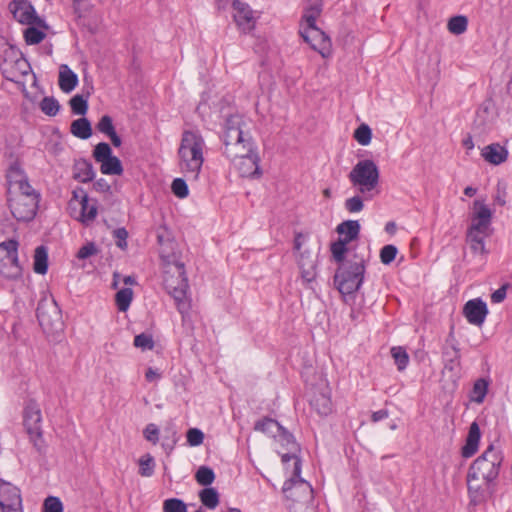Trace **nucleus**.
I'll list each match as a JSON object with an SVG mask.
<instances>
[{
    "mask_svg": "<svg viewBox=\"0 0 512 512\" xmlns=\"http://www.w3.org/2000/svg\"><path fill=\"white\" fill-rule=\"evenodd\" d=\"M244 128L242 117L233 115L227 118L222 136L223 153L234 163L241 177L258 178L262 173L257 147Z\"/></svg>",
    "mask_w": 512,
    "mask_h": 512,
    "instance_id": "f257e3e1",
    "label": "nucleus"
},
{
    "mask_svg": "<svg viewBox=\"0 0 512 512\" xmlns=\"http://www.w3.org/2000/svg\"><path fill=\"white\" fill-rule=\"evenodd\" d=\"M205 142L199 132L186 130L182 134L178 149L181 172L192 180L198 178L204 162L203 150Z\"/></svg>",
    "mask_w": 512,
    "mask_h": 512,
    "instance_id": "f03ea898",
    "label": "nucleus"
},
{
    "mask_svg": "<svg viewBox=\"0 0 512 512\" xmlns=\"http://www.w3.org/2000/svg\"><path fill=\"white\" fill-rule=\"evenodd\" d=\"M275 439L283 446L287 447V452L281 453L282 462L287 463L290 460H294L293 475L290 479L285 481L283 485V492L286 494L288 498H293V493L291 491L293 490L294 487H297L302 488L303 490L311 494L312 489L310 485L300 477L301 462L300 459L296 456L298 446L294 440L293 435L282 427V431L278 432L277 437Z\"/></svg>",
    "mask_w": 512,
    "mask_h": 512,
    "instance_id": "7ed1b4c3",
    "label": "nucleus"
},
{
    "mask_svg": "<svg viewBox=\"0 0 512 512\" xmlns=\"http://www.w3.org/2000/svg\"><path fill=\"white\" fill-rule=\"evenodd\" d=\"M365 274L364 260L346 261L339 265L334 284L348 302L355 292L361 287Z\"/></svg>",
    "mask_w": 512,
    "mask_h": 512,
    "instance_id": "20e7f679",
    "label": "nucleus"
},
{
    "mask_svg": "<svg viewBox=\"0 0 512 512\" xmlns=\"http://www.w3.org/2000/svg\"><path fill=\"white\" fill-rule=\"evenodd\" d=\"M349 181L366 200L378 194L379 169L373 160L359 161L348 175Z\"/></svg>",
    "mask_w": 512,
    "mask_h": 512,
    "instance_id": "39448f33",
    "label": "nucleus"
},
{
    "mask_svg": "<svg viewBox=\"0 0 512 512\" xmlns=\"http://www.w3.org/2000/svg\"><path fill=\"white\" fill-rule=\"evenodd\" d=\"M164 288L175 301L176 307L183 316L190 309V301L187 298L188 280L185 276L184 264L176 263L164 273Z\"/></svg>",
    "mask_w": 512,
    "mask_h": 512,
    "instance_id": "423d86ee",
    "label": "nucleus"
},
{
    "mask_svg": "<svg viewBox=\"0 0 512 512\" xmlns=\"http://www.w3.org/2000/svg\"><path fill=\"white\" fill-rule=\"evenodd\" d=\"M502 455L490 445L470 466L468 474L472 479L482 480L490 484L499 475Z\"/></svg>",
    "mask_w": 512,
    "mask_h": 512,
    "instance_id": "0eeeda50",
    "label": "nucleus"
},
{
    "mask_svg": "<svg viewBox=\"0 0 512 512\" xmlns=\"http://www.w3.org/2000/svg\"><path fill=\"white\" fill-rule=\"evenodd\" d=\"M11 193L9 207L14 218L24 222L32 220L38 209L39 194L34 189Z\"/></svg>",
    "mask_w": 512,
    "mask_h": 512,
    "instance_id": "6e6552de",
    "label": "nucleus"
},
{
    "mask_svg": "<svg viewBox=\"0 0 512 512\" xmlns=\"http://www.w3.org/2000/svg\"><path fill=\"white\" fill-rule=\"evenodd\" d=\"M0 274L12 280L22 276V267L18 260V242L14 239L0 243Z\"/></svg>",
    "mask_w": 512,
    "mask_h": 512,
    "instance_id": "1a4fd4ad",
    "label": "nucleus"
},
{
    "mask_svg": "<svg viewBox=\"0 0 512 512\" xmlns=\"http://www.w3.org/2000/svg\"><path fill=\"white\" fill-rule=\"evenodd\" d=\"M93 157L100 163V171L105 175H121L123 166L118 157L112 155V149L106 142L98 143L93 150Z\"/></svg>",
    "mask_w": 512,
    "mask_h": 512,
    "instance_id": "9d476101",
    "label": "nucleus"
},
{
    "mask_svg": "<svg viewBox=\"0 0 512 512\" xmlns=\"http://www.w3.org/2000/svg\"><path fill=\"white\" fill-rule=\"evenodd\" d=\"M1 69L6 79L16 82L20 76L27 75L31 68L26 59L18 51L11 48L5 52Z\"/></svg>",
    "mask_w": 512,
    "mask_h": 512,
    "instance_id": "9b49d317",
    "label": "nucleus"
},
{
    "mask_svg": "<svg viewBox=\"0 0 512 512\" xmlns=\"http://www.w3.org/2000/svg\"><path fill=\"white\" fill-rule=\"evenodd\" d=\"M299 34L310 47L317 51L323 58H328L332 52L330 38L318 27L299 28Z\"/></svg>",
    "mask_w": 512,
    "mask_h": 512,
    "instance_id": "f8f14e48",
    "label": "nucleus"
},
{
    "mask_svg": "<svg viewBox=\"0 0 512 512\" xmlns=\"http://www.w3.org/2000/svg\"><path fill=\"white\" fill-rule=\"evenodd\" d=\"M36 314L40 326L45 331H53L61 328V314L54 300L51 303L40 302Z\"/></svg>",
    "mask_w": 512,
    "mask_h": 512,
    "instance_id": "ddd939ff",
    "label": "nucleus"
},
{
    "mask_svg": "<svg viewBox=\"0 0 512 512\" xmlns=\"http://www.w3.org/2000/svg\"><path fill=\"white\" fill-rule=\"evenodd\" d=\"M9 8L13 17L22 24L45 26L44 21L37 16L34 7L27 0H13Z\"/></svg>",
    "mask_w": 512,
    "mask_h": 512,
    "instance_id": "4468645a",
    "label": "nucleus"
},
{
    "mask_svg": "<svg viewBox=\"0 0 512 512\" xmlns=\"http://www.w3.org/2000/svg\"><path fill=\"white\" fill-rule=\"evenodd\" d=\"M473 210L471 225L468 230L489 233L492 221V211L490 208L483 201L475 200Z\"/></svg>",
    "mask_w": 512,
    "mask_h": 512,
    "instance_id": "2eb2a0df",
    "label": "nucleus"
},
{
    "mask_svg": "<svg viewBox=\"0 0 512 512\" xmlns=\"http://www.w3.org/2000/svg\"><path fill=\"white\" fill-rule=\"evenodd\" d=\"M41 410L39 405L30 400L24 408V426L32 439L41 438Z\"/></svg>",
    "mask_w": 512,
    "mask_h": 512,
    "instance_id": "dca6fc26",
    "label": "nucleus"
},
{
    "mask_svg": "<svg viewBox=\"0 0 512 512\" xmlns=\"http://www.w3.org/2000/svg\"><path fill=\"white\" fill-rule=\"evenodd\" d=\"M232 8L235 11L234 20L239 29L244 33L251 32L255 28L256 19L250 6L240 0H234Z\"/></svg>",
    "mask_w": 512,
    "mask_h": 512,
    "instance_id": "f3484780",
    "label": "nucleus"
},
{
    "mask_svg": "<svg viewBox=\"0 0 512 512\" xmlns=\"http://www.w3.org/2000/svg\"><path fill=\"white\" fill-rule=\"evenodd\" d=\"M463 314L470 324L481 326L488 314L487 305L481 299L469 300L464 305Z\"/></svg>",
    "mask_w": 512,
    "mask_h": 512,
    "instance_id": "a211bd4d",
    "label": "nucleus"
},
{
    "mask_svg": "<svg viewBox=\"0 0 512 512\" xmlns=\"http://www.w3.org/2000/svg\"><path fill=\"white\" fill-rule=\"evenodd\" d=\"M7 180L10 185V189H14V192H25L32 191L33 187L29 184L28 178L18 163H13L7 172Z\"/></svg>",
    "mask_w": 512,
    "mask_h": 512,
    "instance_id": "6ab92c4d",
    "label": "nucleus"
},
{
    "mask_svg": "<svg viewBox=\"0 0 512 512\" xmlns=\"http://www.w3.org/2000/svg\"><path fill=\"white\" fill-rule=\"evenodd\" d=\"M22 498L15 485L0 479V508L7 509L10 505L20 506Z\"/></svg>",
    "mask_w": 512,
    "mask_h": 512,
    "instance_id": "aec40b11",
    "label": "nucleus"
},
{
    "mask_svg": "<svg viewBox=\"0 0 512 512\" xmlns=\"http://www.w3.org/2000/svg\"><path fill=\"white\" fill-rule=\"evenodd\" d=\"M73 205H78L80 207L79 214L75 215V218L82 223L89 224L96 218V202L89 200L87 195H84L81 200H72L69 204L71 209H74Z\"/></svg>",
    "mask_w": 512,
    "mask_h": 512,
    "instance_id": "412c9836",
    "label": "nucleus"
},
{
    "mask_svg": "<svg viewBox=\"0 0 512 512\" xmlns=\"http://www.w3.org/2000/svg\"><path fill=\"white\" fill-rule=\"evenodd\" d=\"M467 486L471 504L476 506L486 501L489 484H485L479 479H472L467 475Z\"/></svg>",
    "mask_w": 512,
    "mask_h": 512,
    "instance_id": "4be33fe9",
    "label": "nucleus"
},
{
    "mask_svg": "<svg viewBox=\"0 0 512 512\" xmlns=\"http://www.w3.org/2000/svg\"><path fill=\"white\" fill-rule=\"evenodd\" d=\"M298 266L301 277L305 282H312L316 277V256L310 251L304 250L299 254Z\"/></svg>",
    "mask_w": 512,
    "mask_h": 512,
    "instance_id": "5701e85b",
    "label": "nucleus"
},
{
    "mask_svg": "<svg viewBox=\"0 0 512 512\" xmlns=\"http://www.w3.org/2000/svg\"><path fill=\"white\" fill-rule=\"evenodd\" d=\"M480 438L481 432L479 425L474 421L469 427L465 445L461 449V454L464 458H470L477 452Z\"/></svg>",
    "mask_w": 512,
    "mask_h": 512,
    "instance_id": "b1692460",
    "label": "nucleus"
},
{
    "mask_svg": "<svg viewBox=\"0 0 512 512\" xmlns=\"http://www.w3.org/2000/svg\"><path fill=\"white\" fill-rule=\"evenodd\" d=\"M481 155L488 163L499 165L507 160L508 151L499 143H492L482 149Z\"/></svg>",
    "mask_w": 512,
    "mask_h": 512,
    "instance_id": "393cba45",
    "label": "nucleus"
},
{
    "mask_svg": "<svg viewBox=\"0 0 512 512\" xmlns=\"http://www.w3.org/2000/svg\"><path fill=\"white\" fill-rule=\"evenodd\" d=\"M321 12V0H311L310 4L305 8L303 12L302 19L300 22V28L317 27L316 20L321 15Z\"/></svg>",
    "mask_w": 512,
    "mask_h": 512,
    "instance_id": "a878e982",
    "label": "nucleus"
},
{
    "mask_svg": "<svg viewBox=\"0 0 512 512\" xmlns=\"http://www.w3.org/2000/svg\"><path fill=\"white\" fill-rule=\"evenodd\" d=\"M58 84L64 93H70L78 84V76L68 65L63 64L60 66Z\"/></svg>",
    "mask_w": 512,
    "mask_h": 512,
    "instance_id": "bb28decb",
    "label": "nucleus"
},
{
    "mask_svg": "<svg viewBox=\"0 0 512 512\" xmlns=\"http://www.w3.org/2000/svg\"><path fill=\"white\" fill-rule=\"evenodd\" d=\"M73 176L76 180L83 183L92 181L95 176L92 163L86 159L76 161L73 167Z\"/></svg>",
    "mask_w": 512,
    "mask_h": 512,
    "instance_id": "cd10ccee",
    "label": "nucleus"
},
{
    "mask_svg": "<svg viewBox=\"0 0 512 512\" xmlns=\"http://www.w3.org/2000/svg\"><path fill=\"white\" fill-rule=\"evenodd\" d=\"M490 233H482L472 230H467L466 242L468 243L471 251L475 254H487L485 248L484 239L488 237Z\"/></svg>",
    "mask_w": 512,
    "mask_h": 512,
    "instance_id": "c85d7f7f",
    "label": "nucleus"
},
{
    "mask_svg": "<svg viewBox=\"0 0 512 512\" xmlns=\"http://www.w3.org/2000/svg\"><path fill=\"white\" fill-rule=\"evenodd\" d=\"M337 232L343 235L342 240L347 243L355 240L359 236L360 224L357 220H347L337 226Z\"/></svg>",
    "mask_w": 512,
    "mask_h": 512,
    "instance_id": "c756f323",
    "label": "nucleus"
},
{
    "mask_svg": "<svg viewBox=\"0 0 512 512\" xmlns=\"http://www.w3.org/2000/svg\"><path fill=\"white\" fill-rule=\"evenodd\" d=\"M70 131L73 136L86 140L92 135L91 123L85 117L78 118L71 123Z\"/></svg>",
    "mask_w": 512,
    "mask_h": 512,
    "instance_id": "7c9ffc66",
    "label": "nucleus"
},
{
    "mask_svg": "<svg viewBox=\"0 0 512 512\" xmlns=\"http://www.w3.org/2000/svg\"><path fill=\"white\" fill-rule=\"evenodd\" d=\"M34 272L37 274L44 275L48 270V252L47 248L43 245L38 246L34 253Z\"/></svg>",
    "mask_w": 512,
    "mask_h": 512,
    "instance_id": "2f4dec72",
    "label": "nucleus"
},
{
    "mask_svg": "<svg viewBox=\"0 0 512 512\" xmlns=\"http://www.w3.org/2000/svg\"><path fill=\"white\" fill-rule=\"evenodd\" d=\"M254 429L276 438L278 432L282 431V426L276 420L266 417L257 421Z\"/></svg>",
    "mask_w": 512,
    "mask_h": 512,
    "instance_id": "473e14b6",
    "label": "nucleus"
},
{
    "mask_svg": "<svg viewBox=\"0 0 512 512\" xmlns=\"http://www.w3.org/2000/svg\"><path fill=\"white\" fill-rule=\"evenodd\" d=\"M489 384L490 382L486 378L476 380L471 391V401L477 404L483 403L488 392Z\"/></svg>",
    "mask_w": 512,
    "mask_h": 512,
    "instance_id": "72a5a7b5",
    "label": "nucleus"
},
{
    "mask_svg": "<svg viewBox=\"0 0 512 512\" xmlns=\"http://www.w3.org/2000/svg\"><path fill=\"white\" fill-rule=\"evenodd\" d=\"M201 503L208 509H215L219 504V494L215 488L206 487L199 493Z\"/></svg>",
    "mask_w": 512,
    "mask_h": 512,
    "instance_id": "f704fd0d",
    "label": "nucleus"
},
{
    "mask_svg": "<svg viewBox=\"0 0 512 512\" xmlns=\"http://www.w3.org/2000/svg\"><path fill=\"white\" fill-rule=\"evenodd\" d=\"M311 405L320 415H328L332 411L331 399L325 394L315 396L311 400Z\"/></svg>",
    "mask_w": 512,
    "mask_h": 512,
    "instance_id": "c9c22d12",
    "label": "nucleus"
},
{
    "mask_svg": "<svg viewBox=\"0 0 512 512\" xmlns=\"http://www.w3.org/2000/svg\"><path fill=\"white\" fill-rule=\"evenodd\" d=\"M41 111L47 116H56L60 110L58 100L52 96H45L39 103Z\"/></svg>",
    "mask_w": 512,
    "mask_h": 512,
    "instance_id": "e433bc0d",
    "label": "nucleus"
},
{
    "mask_svg": "<svg viewBox=\"0 0 512 512\" xmlns=\"http://www.w3.org/2000/svg\"><path fill=\"white\" fill-rule=\"evenodd\" d=\"M443 357L445 362H457L460 359V351L454 343L452 334H450L449 338L446 340V346L443 349Z\"/></svg>",
    "mask_w": 512,
    "mask_h": 512,
    "instance_id": "4c0bfd02",
    "label": "nucleus"
},
{
    "mask_svg": "<svg viewBox=\"0 0 512 512\" xmlns=\"http://www.w3.org/2000/svg\"><path fill=\"white\" fill-rule=\"evenodd\" d=\"M133 291L130 288H123L116 293L115 300L120 311L125 312L132 301Z\"/></svg>",
    "mask_w": 512,
    "mask_h": 512,
    "instance_id": "58836bf2",
    "label": "nucleus"
},
{
    "mask_svg": "<svg viewBox=\"0 0 512 512\" xmlns=\"http://www.w3.org/2000/svg\"><path fill=\"white\" fill-rule=\"evenodd\" d=\"M139 474L142 477H151L154 474L155 460L149 453L139 459Z\"/></svg>",
    "mask_w": 512,
    "mask_h": 512,
    "instance_id": "ea45409f",
    "label": "nucleus"
},
{
    "mask_svg": "<svg viewBox=\"0 0 512 512\" xmlns=\"http://www.w3.org/2000/svg\"><path fill=\"white\" fill-rule=\"evenodd\" d=\"M468 20L465 16L459 15L450 18L448 30L455 35H460L467 30Z\"/></svg>",
    "mask_w": 512,
    "mask_h": 512,
    "instance_id": "a19ab883",
    "label": "nucleus"
},
{
    "mask_svg": "<svg viewBox=\"0 0 512 512\" xmlns=\"http://www.w3.org/2000/svg\"><path fill=\"white\" fill-rule=\"evenodd\" d=\"M72 112L75 115H85L88 110V101L83 95L76 94L69 101Z\"/></svg>",
    "mask_w": 512,
    "mask_h": 512,
    "instance_id": "79ce46f5",
    "label": "nucleus"
},
{
    "mask_svg": "<svg viewBox=\"0 0 512 512\" xmlns=\"http://www.w3.org/2000/svg\"><path fill=\"white\" fill-rule=\"evenodd\" d=\"M195 479L198 482V484L203 486H209L213 483L215 479L214 471L207 467V466H201L197 470L195 474Z\"/></svg>",
    "mask_w": 512,
    "mask_h": 512,
    "instance_id": "37998d69",
    "label": "nucleus"
},
{
    "mask_svg": "<svg viewBox=\"0 0 512 512\" xmlns=\"http://www.w3.org/2000/svg\"><path fill=\"white\" fill-rule=\"evenodd\" d=\"M364 201H367L362 194H357L345 200L344 207L349 213H358L364 208Z\"/></svg>",
    "mask_w": 512,
    "mask_h": 512,
    "instance_id": "c03bdc74",
    "label": "nucleus"
},
{
    "mask_svg": "<svg viewBox=\"0 0 512 512\" xmlns=\"http://www.w3.org/2000/svg\"><path fill=\"white\" fill-rule=\"evenodd\" d=\"M391 355L399 371H402L407 367L409 363V356L405 349L402 347H393L391 349Z\"/></svg>",
    "mask_w": 512,
    "mask_h": 512,
    "instance_id": "a18cd8bd",
    "label": "nucleus"
},
{
    "mask_svg": "<svg viewBox=\"0 0 512 512\" xmlns=\"http://www.w3.org/2000/svg\"><path fill=\"white\" fill-rule=\"evenodd\" d=\"M355 140L363 146L371 142L372 131L367 124H361L354 132Z\"/></svg>",
    "mask_w": 512,
    "mask_h": 512,
    "instance_id": "49530a36",
    "label": "nucleus"
},
{
    "mask_svg": "<svg viewBox=\"0 0 512 512\" xmlns=\"http://www.w3.org/2000/svg\"><path fill=\"white\" fill-rule=\"evenodd\" d=\"M24 37L27 44L35 45L40 43L45 38V33L30 25V27L24 31Z\"/></svg>",
    "mask_w": 512,
    "mask_h": 512,
    "instance_id": "de8ad7c7",
    "label": "nucleus"
},
{
    "mask_svg": "<svg viewBox=\"0 0 512 512\" xmlns=\"http://www.w3.org/2000/svg\"><path fill=\"white\" fill-rule=\"evenodd\" d=\"M163 512H187V505L178 498H169L163 502Z\"/></svg>",
    "mask_w": 512,
    "mask_h": 512,
    "instance_id": "09e8293b",
    "label": "nucleus"
},
{
    "mask_svg": "<svg viewBox=\"0 0 512 512\" xmlns=\"http://www.w3.org/2000/svg\"><path fill=\"white\" fill-rule=\"evenodd\" d=\"M134 346L137 348L145 350H152L154 348V340L152 335L147 333H141L136 335L133 342Z\"/></svg>",
    "mask_w": 512,
    "mask_h": 512,
    "instance_id": "8fccbe9b",
    "label": "nucleus"
},
{
    "mask_svg": "<svg viewBox=\"0 0 512 512\" xmlns=\"http://www.w3.org/2000/svg\"><path fill=\"white\" fill-rule=\"evenodd\" d=\"M347 244L348 243L342 239H339L338 241L332 243L331 253H332L333 258L337 262H341V263L344 262L343 260H344L345 253L347 251Z\"/></svg>",
    "mask_w": 512,
    "mask_h": 512,
    "instance_id": "3c124183",
    "label": "nucleus"
},
{
    "mask_svg": "<svg viewBox=\"0 0 512 512\" xmlns=\"http://www.w3.org/2000/svg\"><path fill=\"white\" fill-rule=\"evenodd\" d=\"M172 192L179 198H185L189 194L188 186L182 178H176L173 180L171 185Z\"/></svg>",
    "mask_w": 512,
    "mask_h": 512,
    "instance_id": "603ef678",
    "label": "nucleus"
},
{
    "mask_svg": "<svg viewBox=\"0 0 512 512\" xmlns=\"http://www.w3.org/2000/svg\"><path fill=\"white\" fill-rule=\"evenodd\" d=\"M63 504L58 497L49 496L44 500L43 512H62Z\"/></svg>",
    "mask_w": 512,
    "mask_h": 512,
    "instance_id": "864d4df0",
    "label": "nucleus"
},
{
    "mask_svg": "<svg viewBox=\"0 0 512 512\" xmlns=\"http://www.w3.org/2000/svg\"><path fill=\"white\" fill-rule=\"evenodd\" d=\"M397 248L394 245H385L380 251V260L383 264L388 265L394 261L397 255Z\"/></svg>",
    "mask_w": 512,
    "mask_h": 512,
    "instance_id": "5fc2aeb1",
    "label": "nucleus"
},
{
    "mask_svg": "<svg viewBox=\"0 0 512 512\" xmlns=\"http://www.w3.org/2000/svg\"><path fill=\"white\" fill-rule=\"evenodd\" d=\"M96 128L99 132L107 136L115 131L113 120L109 115H103L97 123Z\"/></svg>",
    "mask_w": 512,
    "mask_h": 512,
    "instance_id": "6e6d98bb",
    "label": "nucleus"
},
{
    "mask_svg": "<svg viewBox=\"0 0 512 512\" xmlns=\"http://www.w3.org/2000/svg\"><path fill=\"white\" fill-rule=\"evenodd\" d=\"M186 437L190 446H199L203 443L204 433L198 428H190Z\"/></svg>",
    "mask_w": 512,
    "mask_h": 512,
    "instance_id": "4d7b16f0",
    "label": "nucleus"
},
{
    "mask_svg": "<svg viewBox=\"0 0 512 512\" xmlns=\"http://www.w3.org/2000/svg\"><path fill=\"white\" fill-rule=\"evenodd\" d=\"M159 434L158 427L153 423L148 424L143 431L144 438L154 445L159 441Z\"/></svg>",
    "mask_w": 512,
    "mask_h": 512,
    "instance_id": "13d9d810",
    "label": "nucleus"
},
{
    "mask_svg": "<svg viewBox=\"0 0 512 512\" xmlns=\"http://www.w3.org/2000/svg\"><path fill=\"white\" fill-rule=\"evenodd\" d=\"M117 247L125 249L127 247L128 232L125 228H118L113 231Z\"/></svg>",
    "mask_w": 512,
    "mask_h": 512,
    "instance_id": "bf43d9fd",
    "label": "nucleus"
},
{
    "mask_svg": "<svg viewBox=\"0 0 512 512\" xmlns=\"http://www.w3.org/2000/svg\"><path fill=\"white\" fill-rule=\"evenodd\" d=\"M97 251L98 250L94 243H87L78 250L77 257L79 259H86L92 255H95Z\"/></svg>",
    "mask_w": 512,
    "mask_h": 512,
    "instance_id": "052dcab7",
    "label": "nucleus"
},
{
    "mask_svg": "<svg viewBox=\"0 0 512 512\" xmlns=\"http://www.w3.org/2000/svg\"><path fill=\"white\" fill-rule=\"evenodd\" d=\"M507 286L503 285L494 291L491 295V301L493 303H501L506 297Z\"/></svg>",
    "mask_w": 512,
    "mask_h": 512,
    "instance_id": "680f3d73",
    "label": "nucleus"
},
{
    "mask_svg": "<svg viewBox=\"0 0 512 512\" xmlns=\"http://www.w3.org/2000/svg\"><path fill=\"white\" fill-rule=\"evenodd\" d=\"M94 189L98 192L106 193L110 191V185L104 178H100L94 183Z\"/></svg>",
    "mask_w": 512,
    "mask_h": 512,
    "instance_id": "e2e57ef3",
    "label": "nucleus"
},
{
    "mask_svg": "<svg viewBox=\"0 0 512 512\" xmlns=\"http://www.w3.org/2000/svg\"><path fill=\"white\" fill-rule=\"evenodd\" d=\"M161 375L160 373H158L157 370L153 369V368H148L146 373H145V378L148 382H154V381H157L158 379H160Z\"/></svg>",
    "mask_w": 512,
    "mask_h": 512,
    "instance_id": "0e129e2a",
    "label": "nucleus"
},
{
    "mask_svg": "<svg viewBox=\"0 0 512 512\" xmlns=\"http://www.w3.org/2000/svg\"><path fill=\"white\" fill-rule=\"evenodd\" d=\"M387 417H388V411L381 409V410L373 412L371 419L373 422H378L383 419H386Z\"/></svg>",
    "mask_w": 512,
    "mask_h": 512,
    "instance_id": "69168bd1",
    "label": "nucleus"
},
{
    "mask_svg": "<svg viewBox=\"0 0 512 512\" xmlns=\"http://www.w3.org/2000/svg\"><path fill=\"white\" fill-rule=\"evenodd\" d=\"M108 137L110 138L111 140V143L115 146V147H120L121 144H122V140L121 138L117 135L116 131H114L113 133L109 134Z\"/></svg>",
    "mask_w": 512,
    "mask_h": 512,
    "instance_id": "338daca9",
    "label": "nucleus"
},
{
    "mask_svg": "<svg viewBox=\"0 0 512 512\" xmlns=\"http://www.w3.org/2000/svg\"><path fill=\"white\" fill-rule=\"evenodd\" d=\"M2 512H22V504L20 506L10 505L7 509L0 508Z\"/></svg>",
    "mask_w": 512,
    "mask_h": 512,
    "instance_id": "774afa93",
    "label": "nucleus"
}]
</instances>
